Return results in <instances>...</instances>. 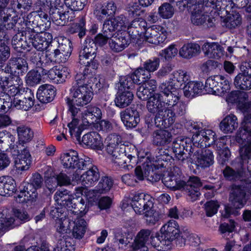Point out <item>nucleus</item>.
I'll return each instance as SVG.
<instances>
[{
  "mask_svg": "<svg viewBox=\"0 0 251 251\" xmlns=\"http://www.w3.org/2000/svg\"><path fill=\"white\" fill-rule=\"evenodd\" d=\"M54 87L50 84L40 86L37 92V98L42 103H48L51 101L55 96Z\"/></svg>",
  "mask_w": 251,
  "mask_h": 251,
  "instance_id": "nucleus-36",
  "label": "nucleus"
},
{
  "mask_svg": "<svg viewBox=\"0 0 251 251\" xmlns=\"http://www.w3.org/2000/svg\"><path fill=\"white\" fill-rule=\"evenodd\" d=\"M81 76L77 75L70 89V98H67L66 103H73L77 106L83 107L91 102L93 97L91 87L84 83Z\"/></svg>",
  "mask_w": 251,
  "mask_h": 251,
  "instance_id": "nucleus-4",
  "label": "nucleus"
},
{
  "mask_svg": "<svg viewBox=\"0 0 251 251\" xmlns=\"http://www.w3.org/2000/svg\"><path fill=\"white\" fill-rule=\"evenodd\" d=\"M16 191V184L15 180L10 176L0 177V195L8 197Z\"/></svg>",
  "mask_w": 251,
  "mask_h": 251,
  "instance_id": "nucleus-33",
  "label": "nucleus"
},
{
  "mask_svg": "<svg viewBox=\"0 0 251 251\" xmlns=\"http://www.w3.org/2000/svg\"><path fill=\"white\" fill-rule=\"evenodd\" d=\"M3 70L4 72L10 74L8 76L0 77V86L3 90H6V87H21L23 85L19 75L25 74L28 70V65L25 58L11 57Z\"/></svg>",
  "mask_w": 251,
  "mask_h": 251,
  "instance_id": "nucleus-2",
  "label": "nucleus"
},
{
  "mask_svg": "<svg viewBox=\"0 0 251 251\" xmlns=\"http://www.w3.org/2000/svg\"><path fill=\"white\" fill-rule=\"evenodd\" d=\"M86 32L85 20L83 18H81L78 23L70 25L66 29L68 35L76 34L80 39L82 38L86 35Z\"/></svg>",
  "mask_w": 251,
  "mask_h": 251,
  "instance_id": "nucleus-44",
  "label": "nucleus"
},
{
  "mask_svg": "<svg viewBox=\"0 0 251 251\" xmlns=\"http://www.w3.org/2000/svg\"><path fill=\"white\" fill-rule=\"evenodd\" d=\"M186 242L190 246L196 247L201 243L200 237L197 234L191 233L185 230L181 232V236L177 239V245L179 247L184 246Z\"/></svg>",
  "mask_w": 251,
  "mask_h": 251,
  "instance_id": "nucleus-42",
  "label": "nucleus"
},
{
  "mask_svg": "<svg viewBox=\"0 0 251 251\" xmlns=\"http://www.w3.org/2000/svg\"><path fill=\"white\" fill-rule=\"evenodd\" d=\"M203 87V84L201 82H188L183 87L184 95L187 98H192L196 95L201 94Z\"/></svg>",
  "mask_w": 251,
  "mask_h": 251,
  "instance_id": "nucleus-46",
  "label": "nucleus"
},
{
  "mask_svg": "<svg viewBox=\"0 0 251 251\" xmlns=\"http://www.w3.org/2000/svg\"><path fill=\"white\" fill-rule=\"evenodd\" d=\"M74 224L72 235L75 239H81L86 232V222L83 219H78Z\"/></svg>",
  "mask_w": 251,
  "mask_h": 251,
  "instance_id": "nucleus-51",
  "label": "nucleus"
},
{
  "mask_svg": "<svg viewBox=\"0 0 251 251\" xmlns=\"http://www.w3.org/2000/svg\"><path fill=\"white\" fill-rule=\"evenodd\" d=\"M158 90L160 100H161L165 111L169 112L170 109L180 99L178 90L172 81L161 83Z\"/></svg>",
  "mask_w": 251,
  "mask_h": 251,
  "instance_id": "nucleus-7",
  "label": "nucleus"
},
{
  "mask_svg": "<svg viewBox=\"0 0 251 251\" xmlns=\"http://www.w3.org/2000/svg\"><path fill=\"white\" fill-rule=\"evenodd\" d=\"M203 89L207 93L215 95H222L230 89L228 81L224 76L217 75L208 77Z\"/></svg>",
  "mask_w": 251,
  "mask_h": 251,
  "instance_id": "nucleus-12",
  "label": "nucleus"
},
{
  "mask_svg": "<svg viewBox=\"0 0 251 251\" xmlns=\"http://www.w3.org/2000/svg\"><path fill=\"white\" fill-rule=\"evenodd\" d=\"M236 140L242 147L240 155L243 162L251 164V126H240L236 135Z\"/></svg>",
  "mask_w": 251,
  "mask_h": 251,
  "instance_id": "nucleus-8",
  "label": "nucleus"
},
{
  "mask_svg": "<svg viewBox=\"0 0 251 251\" xmlns=\"http://www.w3.org/2000/svg\"><path fill=\"white\" fill-rule=\"evenodd\" d=\"M214 162L212 151L210 150H205L198 155L195 162L198 168L205 169L212 165Z\"/></svg>",
  "mask_w": 251,
  "mask_h": 251,
  "instance_id": "nucleus-41",
  "label": "nucleus"
},
{
  "mask_svg": "<svg viewBox=\"0 0 251 251\" xmlns=\"http://www.w3.org/2000/svg\"><path fill=\"white\" fill-rule=\"evenodd\" d=\"M155 237L151 235V230L147 229L141 230L135 237L134 242L130 245L134 251H148V245L149 239L151 243L152 238Z\"/></svg>",
  "mask_w": 251,
  "mask_h": 251,
  "instance_id": "nucleus-24",
  "label": "nucleus"
},
{
  "mask_svg": "<svg viewBox=\"0 0 251 251\" xmlns=\"http://www.w3.org/2000/svg\"><path fill=\"white\" fill-rule=\"evenodd\" d=\"M205 5L206 7H212L213 8H217L226 9V12L233 7L234 3L231 0H207L204 1Z\"/></svg>",
  "mask_w": 251,
  "mask_h": 251,
  "instance_id": "nucleus-53",
  "label": "nucleus"
},
{
  "mask_svg": "<svg viewBox=\"0 0 251 251\" xmlns=\"http://www.w3.org/2000/svg\"><path fill=\"white\" fill-rule=\"evenodd\" d=\"M162 181L167 188L172 190H184L187 199L192 201L197 200L201 195L200 187L201 186V182L198 176H191L186 182L180 180L177 176L170 172L164 175Z\"/></svg>",
  "mask_w": 251,
  "mask_h": 251,
  "instance_id": "nucleus-1",
  "label": "nucleus"
},
{
  "mask_svg": "<svg viewBox=\"0 0 251 251\" xmlns=\"http://www.w3.org/2000/svg\"><path fill=\"white\" fill-rule=\"evenodd\" d=\"M106 140V151L112 156L114 163L121 168L126 169L127 163L124 153L126 149L124 148L125 145L122 144L121 136L116 134H110L107 137Z\"/></svg>",
  "mask_w": 251,
  "mask_h": 251,
  "instance_id": "nucleus-6",
  "label": "nucleus"
},
{
  "mask_svg": "<svg viewBox=\"0 0 251 251\" xmlns=\"http://www.w3.org/2000/svg\"><path fill=\"white\" fill-rule=\"evenodd\" d=\"M17 130L19 138L22 142L30 141L33 137V131L29 126H18Z\"/></svg>",
  "mask_w": 251,
  "mask_h": 251,
  "instance_id": "nucleus-60",
  "label": "nucleus"
},
{
  "mask_svg": "<svg viewBox=\"0 0 251 251\" xmlns=\"http://www.w3.org/2000/svg\"><path fill=\"white\" fill-rule=\"evenodd\" d=\"M82 141L93 150L101 151L103 148L101 137L96 132L85 134L82 137Z\"/></svg>",
  "mask_w": 251,
  "mask_h": 251,
  "instance_id": "nucleus-38",
  "label": "nucleus"
},
{
  "mask_svg": "<svg viewBox=\"0 0 251 251\" xmlns=\"http://www.w3.org/2000/svg\"><path fill=\"white\" fill-rule=\"evenodd\" d=\"M202 50L209 58L219 59L224 55V48L218 43H206L203 45Z\"/></svg>",
  "mask_w": 251,
  "mask_h": 251,
  "instance_id": "nucleus-35",
  "label": "nucleus"
},
{
  "mask_svg": "<svg viewBox=\"0 0 251 251\" xmlns=\"http://www.w3.org/2000/svg\"><path fill=\"white\" fill-rule=\"evenodd\" d=\"M231 100L234 102L238 103V105L244 114V118L242 123V126L251 124V106L247 102L248 95L245 92L235 91L230 95Z\"/></svg>",
  "mask_w": 251,
  "mask_h": 251,
  "instance_id": "nucleus-16",
  "label": "nucleus"
},
{
  "mask_svg": "<svg viewBox=\"0 0 251 251\" xmlns=\"http://www.w3.org/2000/svg\"><path fill=\"white\" fill-rule=\"evenodd\" d=\"M46 57V60L50 61L51 63H60L65 62L66 60V57H64L57 49L53 50L52 51H50V50H47Z\"/></svg>",
  "mask_w": 251,
  "mask_h": 251,
  "instance_id": "nucleus-57",
  "label": "nucleus"
},
{
  "mask_svg": "<svg viewBox=\"0 0 251 251\" xmlns=\"http://www.w3.org/2000/svg\"><path fill=\"white\" fill-rule=\"evenodd\" d=\"M181 130L178 126H164L154 131L153 143L157 146L167 145L172 142L173 136L179 134Z\"/></svg>",
  "mask_w": 251,
  "mask_h": 251,
  "instance_id": "nucleus-15",
  "label": "nucleus"
},
{
  "mask_svg": "<svg viewBox=\"0 0 251 251\" xmlns=\"http://www.w3.org/2000/svg\"><path fill=\"white\" fill-rule=\"evenodd\" d=\"M96 50L97 46L94 40L87 38L85 44L79 51L80 64L92 66V68L93 69L97 68V64L95 60Z\"/></svg>",
  "mask_w": 251,
  "mask_h": 251,
  "instance_id": "nucleus-13",
  "label": "nucleus"
},
{
  "mask_svg": "<svg viewBox=\"0 0 251 251\" xmlns=\"http://www.w3.org/2000/svg\"><path fill=\"white\" fill-rule=\"evenodd\" d=\"M126 204H130L136 214L141 215L147 209L153 208L154 199L149 194L137 192L131 194Z\"/></svg>",
  "mask_w": 251,
  "mask_h": 251,
  "instance_id": "nucleus-10",
  "label": "nucleus"
},
{
  "mask_svg": "<svg viewBox=\"0 0 251 251\" xmlns=\"http://www.w3.org/2000/svg\"><path fill=\"white\" fill-rule=\"evenodd\" d=\"M174 13L173 7L169 3L162 4L158 8V13L163 19L171 18Z\"/></svg>",
  "mask_w": 251,
  "mask_h": 251,
  "instance_id": "nucleus-64",
  "label": "nucleus"
},
{
  "mask_svg": "<svg viewBox=\"0 0 251 251\" xmlns=\"http://www.w3.org/2000/svg\"><path fill=\"white\" fill-rule=\"evenodd\" d=\"M135 81L133 80L131 75L122 77L120 79L118 90L123 91L130 90L131 91L135 87Z\"/></svg>",
  "mask_w": 251,
  "mask_h": 251,
  "instance_id": "nucleus-58",
  "label": "nucleus"
},
{
  "mask_svg": "<svg viewBox=\"0 0 251 251\" xmlns=\"http://www.w3.org/2000/svg\"><path fill=\"white\" fill-rule=\"evenodd\" d=\"M16 150L12 151L15 157L14 163L16 170L25 171L27 170L31 163V157L29 152L23 145L19 144L16 146Z\"/></svg>",
  "mask_w": 251,
  "mask_h": 251,
  "instance_id": "nucleus-17",
  "label": "nucleus"
},
{
  "mask_svg": "<svg viewBox=\"0 0 251 251\" xmlns=\"http://www.w3.org/2000/svg\"><path fill=\"white\" fill-rule=\"evenodd\" d=\"M15 137L10 134H8L4 136H0V151L3 152L7 151L9 149L13 151L16 150V146L14 143Z\"/></svg>",
  "mask_w": 251,
  "mask_h": 251,
  "instance_id": "nucleus-50",
  "label": "nucleus"
},
{
  "mask_svg": "<svg viewBox=\"0 0 251 251\" xmlns=\"http://www.w3.org/2000/svg\"><path fill=\"white\" fill-rule=\"evenodd\" d=\"M131 75L136 84H141L149 79L151 74L144 67H141L137 69Z\"/></svg>",
  "mask_w": 251,
  "mask_h": 251,
  "instance_id": "nucleus-55",
  "label": "nucleus"
},
{
  "mask_svg": "<svg viewBox=\"0 0 251 251\" xmlns=\"http://www.w3.org/2000/svg\"><path fill=\"white\" fill-rule=\"evenodd\" d=\"M140 162H143L142 166H138L135 169V174L137 178L139 180H143L145 177L148 180L156 182L160 178V176L157 172H155L152 167L151 161L148 157H143Z\"/></svg>",
  "mask_w": 251,
  "mask_h": 251,
  "instance_id": "nucleus-14",
  "label": "nucleus"
},
{
  "mask_svg": "<svg viewBox=\"0 0 251 251\" xmlns=\"http://www.w3.org/2000/svg\"><path fill=\"white\" fill-rule=\"evenodd\" d=\"M117 6L112 0L104 3L100 7H97L94 14L98 20L102 21L108 16H113L116 11Z\"/></svg>",
  "mask_w": 251,
  "mask_h": 251,
  "instance_id": "nucleus-32",
  "label": "nucleus"
},
{
  "mask_svg": "<svg viewBox=\"0 0 251 251\" xmlns=\"http://www.w3.org/2000/svg\"><path fill=\"white\" fill-rule=\"evenodd\" d=\"M245 68L235 77L234 83L238 89L248 90L251 89V67L248 64Z\"/></svg>",
  "mask_w": 251,
  "mask_h": 251,
  "instance_id": "nucleus-30",
  "label": "nucleus"
},
{
  "mask_svg": "<svg viewBox=\"0 0 251 251\" xmlns=\"http://www.w3.org/2000/svg\"><path fill=\"white\" fill-rule=\"evenodd\" d=\"M31 42L29 48L33 47L37 51L47 50L51 43L52 35L48 32L35 33L31 30Z\"/></svg>",
  "mask_w": 251,
  "mask_h": 251,
  "instance_id": "nucleus-22",
  "label": "nucleus"
},
{
  "mask_svg": "<svg viewBox=\"0 0 251 251\" xmlns=\"http://www.w3.org/2000/svg\"><path fill=\"white\" fill-rule=\"evenodd\" d=\"M69 74L66 68L55 66L50 69L47 76L54 82L60 83L65 81Z\"/></svg>",
  "mask_w": 251,
  "mask_h": 251,
  "instance_id": "nucleus-39",
  "label": "nucleus"
},
{
  "mask_svg": "<svg viewBox=\"0 0 251 251\" xmlns=\"http://www.w3.org/2000/svg\"><path fill=\"white\" fill-rule=\"evenodd\" d=\"M42 76L38 70H32L26 75V82L28 85L33 86L40 82Z\"/></svg>",
  "mask_w": 251,
  "mask_h": 251,
  "instance_id": "nucleus-63",
  "label": "nucleus"
},
{
  "mask_svg": "<svg viewBox=\"0 0 251 251\" xmlns=\"http://www.w3.org/2000/svg\"><path fill=\"white\" fill-rule=\"evenodd\" d=\"M172 156L169 154V151L166 149H161L156 154L153 160L151 161L152 167L155 172L162 168L166 167L168 162L171 160Z\"/></svg>",
  "mask_w": 251,
  "mask_h": 251,
  "instance_id": "nucleus-34",
  "label": "nucleus"
},
{
  "mask_svg": "<svg viewBox=\"0 0 251 251\" xmlns=\"http://www.w3.org/2000/svg\"><path fill=\"white\" fill-rule=\"evenodd\" d=\"M85 168L88 169V170L80 176L79 174L76 173L74 175V177L76 180L80 179L82 185L85 187H91L93 186L100 178L99 170L97 166L92 164L91 166H86Z\"/></svg>",
  "mask_w": 251,
  "mask_h": 251,
  "instance_id": "nucleus-26",
  "label": "nucleus"
},
{
  "mask_svg": "<svg viewBox=\"0 0 251 251\" xmlns=\"http://www.w3.org/2000/svg\"><path fill=\"white\" fill-rule=\"evenodd\" d=\"M158 93L153 94L147 102V107L148 111L151 113H157L159 115L165 116V108L161 100H160Z\"/></svg>",
  "mask_w": 251,
  "mask_h": 251,
  "instance_id": "nucleus-37",
  "label": "nucleus"
},
{
  "mask_svg": "<svg viewBox=\"0 0 251 251\" xmlns=\"http://www.w3.org/2000/svg\"><path fill=\"white\" fill-rule=\"evenodd\" d=\"M61 163L64 168L83 170L86 166L91 165V159L87 156L80 158L76 151L70 150L61 154Z\"/></svg>",
  "mask_w": 251,
  "mask_h": 251,
  "instance_id": "nucleus-11",
  "label": "nucleus"
},
{
  "mask_svg": "<svg viewBox=\"0 0 251 251\" xmlns=\"http://www.w3.org/2000/svg\"><path fill=\"white\" fill-rule=\"evenodd\" d=\"M129 36L126 32L117 33L113 36L109 41L110 49L114 52H119L123 50L130 44Z\"/></svg>",
  "mask_w": 251,
  "mask_h": 251,
  "instance_id": "nucleus-29",
  "label": "nucleus"
},
{
  "mask_svg": "<svg viewBox=\"0 0 251 251\" xmlns=\"http://www.w3.org/2000/svg\"><path fill=\"white\" fill-rule=\"evenodd\" d=\"M179 225L174 220L169 221L160 229V233H157L152 238L151 246L158 251H168L172 249V242L181 236Z\"/></svg>",
  "mask_w": 251,
  "mask_h": 251,
  "instance_id": "nucleus-3",
  "label": "nucleus"
},
{
  "mask_svg": "<svg viewBox=\"0 0 251 251\" xmlns=\"http://www.w3.org/2000/svg\"><path fill=\"white\" fill-rule=\"evenodd\" d=\"M87 3V0H64L66 6L75 12L82 10Z\"/></svg>",
  "mask_w": 251,
  "mask_h": 251,
  "instance_id": "nucleus-62",
  "label": "nucleus"
},
{
  "mask_svg": "<svg viewBox=\"0 0 251 251\" xmlns=\"http://www.w3.org/2000/svg\"><path fill=\"white\" fill-rule=\"evenodd\" d=\"M34 97L30 90L23 91L13 100V107L17 109L27 111L34 105Z\"/></svg>",
  "mask_w": 251,
  "mask_h": 251,
  "instance_id": "nucleus-25",
  "label": "nucleus"
},
{
  "mask_svg": "<svg viewBox=\"0 0 251 251\" xmlns=\"http://www.w3.org/2000/svg\"><path fill=\"white\" fill-rule=\"evenodd\" d=\"M240 166L236 167V171H235L229 166H226L223 170V175L225 177L230 181L240 180L242 183L245 184V188L249 185L246 184L245 180L249 179L250 181L251 180V164L247 165L246 166V162H243L241 157L239 159Z\"/></svg>",
  "mask_w": 251,
  "mask_h": 251,
  "instance_id": "nucleus-9",
  "label": "nucleus"
},
{
  "mask_svg": "<svg viewBox=\"0 0 251 251\" xmlns=\"http://www.w3.org/2000/svg\"><path fill=\"white\" fill-rule=\"evenodd\" d=\"M37 189L26 183L23 184V188L15 197L16 202L19 203H27L35 201L38 198Z\"/></svg>",
  "mask_w": 251,
  "mask_h": 251,
  "instance_id": "nucleus-28",
  "label": "nucleus"
},
{
  "mask_svg": "<svg viewBox=\"0 0 251 251\" xmlns=\"http://www.w3.org/2000/svg\"><path fill=\"white\" fill-rule=\"evenodd\" d=\"M17 32L12 38V46L18 52H22V49L25 50L29 48L32 35L29 29Z\"/></svg>",
  "mask_w": 251,
  "mask_h": 251,
  "instance_id": "nucleus-23",
  "label": "nucleus"
},
{
  "mask_svg": "<svg viewBox=\"0 0 251 251\" xmlns=\"http://www.w3.org/2000/svg\"><path fill=\"white\" fill-rule=\"evenodd\" d=\"M126 151L124 153L126 155V159H128L127 166L126 169L129 170L133 168L138 163L137 159V150L134 146H125Z\"/></svg>",
  "mask_w": 251,
  "mask_h": 251,
  "instance_id": "nucleus-47",
  "label": "nucleus"
},
{
  "mask_svg": "<svg viewBox=\"0 0 251 251\" xmlns=\"http://www.w3.org/2000/svg\"><path fill=\"white\" fill-rule=\"evenodd\" d=\"M112 233L114 245L117 246L119 249L125 250L133 239L132 234H127L121 229H113Z\"/></svg>",
  "mask_w": 251,
  "mask_h": 251,
  "instance_id": "nucleus-31",
  "label": "nucleus"
},
{
  "mask_svg": "<svg viewBox=\"0 0 251 251\" xmlns=\"http://www.w3.org/2000/svg\"><path fill=\"white\" fill-rule=\"evenodd\" d=\"M166 34L167 32L164 27L154 25L146 29L144 37L145 40L149 43L158 45L166 40Z\"/></svg>",
  "mask_w": 251,
  "mask_h": 251,
  "instance_id": "nucleus-21",
  "label": "nucleus"
},
{
  "mask_svg": "<svg viewBox=\"0 0 251 251\" xmlns=\"http://www.w3.org/2000/svg\"><path fill=\"white\" fill-rule=\"evenodd\" d=\"M191 19L192 23L195 25H203L207 18V15L204 14L203 8H200L196 7L192 8Z\"/></svg>",
  "mask_w": 251,
  "mask_h": 251,
  "instance_id": "nucleus-49",
  "label": "nucleus"
},
{
  "mask_svg": "<svg viewBox=\"0 0 251 251\" xmlns=\"http://www.w3.org/2000/svg\"><path fill=\"white\" fill-rule=\"evenodd\" d=\"M69 192L67 190L57 191L54 197L58 204L68 209L72 207L74 201H77L74 199L72 195L69 194Z\"/></svg>",
  "mask_w": 251,
  "mask_h": 251,
  "instance_id": "nucleus-40",
  "label": "nucleus"
},
{
  "mask_svg": "<svg viewBox=\"0 0 251 251\" xmlns=\"http://www.w3.org/2000/svg\"><path fill=\"white\" fill-rule=\"evenodd\" d=\"M113 185V180L111 177L102 176L96 186V191L99 193H106L111 189Z\"/></svg>",
  "mask_w": 251,
  "mask_h": 251,
  "instance_id": "nucleus-54",
  "label": "nucleus"
},
{
  "mask_svg": "<svg viewBox=\"0 0 251 251\" xmlns=\"http://www.w3.org/2000/svg\"><path fill=\"white\" fill-rule=\"evenodd\" d=\"M72 239L67 240L64 238L58 239L53 251H75V245L72 242Z\"/></svg>",
  "mask_w": 251,
  "mask_h": 251,
  "instance_id": "nucleus-56",
  "label": "nucleus"
},
{
  "mask_svg": "<svg viewBox=\"0 0 251 251\" xmlns=\"http://www.w3.org/2000/svg\"><path fill=\"white\" fill-rule=\"evenodd\" d=\"M245 186V184L242 183L240 185H234L232 186L229 197L232 206H225L224 211L222 213L223 217L228 218L231 215L236 216L239 214L238 210L242 208L246 203V192L251 194Z\"/></svg>",
  "mask_w": 251,
  "mask_h": 251,
  "instance_id": "nucleus-5",
  "label": "nucleus"
},
{
  "mask_svg": "<svg viewBox=\"0 0 251 251\" xmlns=\"http://www.w3.org/2000/svg\"><path fill=\"white\" fill-rule=\"evenodd\" d=\"M172 150L176 158L183 162L187 158L186 152H193L191 140L189 138L178 137L172 144Z\"/></svg>",
  "mask_w": 251,
  "mask_h": 251,
  "instance_id": "nucleus-18",
  "label": "nucleus"
},
{
  "mask_svg": "<svg viewBox=\"0 0 251 251\" xmlns=\"http://www.w3.org/2000/svg\"><path fill=\"white\" fill-rule=\"evenodd\" d=\"M50 19L57 25H64L69 22L74 20L75 17V12L73 10H63L61 4L55 8L50 9Z\"/></svg>",
  "mask_w": 251,
  "mask_h": 251,
  "instance_id": "nucleus-19",
  "label": "nucleus"
},
{
  "mask_svg": "<svg viewBox=\"0 0 251 251\" xmlns=\"http://www.w3.org/2000/svg\"><path fill=\"white\" fill-rule=\"evenodd\" d=\"M196 131L194 132L192 136L193 141L198 143V146L201 148L209 146L215 141V133L210 129L200 130L194 126Z\"/></svg>",
  "mask_w": 251,
  "mask_h": 251,
  "instance_id": "nucleus-27",
  "label": "nucleus"
},
{
  "mask_svg": "<svg viewBox=\"0 0 251 251\" xmlns=\"http://www.w3.org/2000/svg\"><path fill=\"white\" fill-rule=\"evenodd\" d=\"M133 97V92L130 90H118L115 100L116 105L120 108L126 107L131 103Z\"/></svg>",
  "mask_w": 251,
  "mask_h": 251,
  "instance_id": "nucleus-43",
  "label": "nucleus"
},
{
  "mask_svg": "<svg viewBox=\"0 0 251 251\" xmlns=\"http://www.w3.org/2000/svg\"><path fill=\"white\" fill-rule=\"evenodd\" d=\"M200 46L196 43L184 44L179 50V55L185 58H191L198 55L200 52Z\"/></svg>",
  "mask_w": 251,
  "mask_h": 251,
  "instance_id": "nucleus-45",
  "label": "nucleus"
},
{
  "mask_svg": "<svg viewBox=\"0 0 251 251\" xmlns=\"http://www.w3.org/2000/svg\"><path fill=\"white\" fill-rule=\"evenodd\" d=\"M241 17L238 13H229L224 20V25L229 29L235 28L241 25Z\"/></svg>",
  "mask_w": 251,
  "mask_h": 251,
  "instance_id": "nucleus-52",
  "label": "nucleus"
},
{
  "mask_svg": "<svg viewBox=\"0 0 251 251\" xmlns=\"http://www.w3.org/2000/svg\"><path fill=\"white\" fill-rule=\"evenodd\" d=\"M121 119L125 126H137L140 120L138 113L133 110L121 112Z\"/></svg>",
  "mask_w": 251,
  "mask_h": 251,
  "instance_id": "nucleus-48",
  "label": "nucleus"
},
{
  "mask_svg": "<svg viewBox=\"0 0 251 251\" xmlns=\"http://www.w3.org/2000/svg\"><path fill=\"white\" fill-rule=\"evenodd\" d=\"M224 140H222L219 142L217 145V148H219L218 161L222 165L228 161L231 155L230 151L227 147L224 146Z\"/></svg>",
  "mask_w": 251,
  "mask_h": 251,
  "instance_id": "nucleus-59",
  "label": "nucleus"
},
{
  "mask_svg": "<svg viewBox=\"0 0 251 251\" xmlns=\"http://www.w3.org/2000/svg\"><path fill=\"white\" fill-rule=\"evenodd\" d=\"M186 104L185 103L178 101L176 104H175L173 107L170 109L168 114H170V116L168 119V121L170 122V119H171V121H173V118L176 115L181 116L184 115L186 112Z\"/></svg>",
  "mask_w": 251,
  "mask_h": 251,
  "instance_id": "nucleus-61",
  "label": "nucleus"
},
{
  "mask_svg": "<svg viewBox=\"0 0 251 251\" xmlns=\"http://www.w3.org/2000/svg\"><path fill=\"white\" fill-rule=\"evenodd\" d=\"M101 110L99 107L90 106L82 119V124L79 126H108V121L101 120Z\"/></svg>",
  "mask_w": 251,
  "mask_h": 251,
  "instance_id": "nucleus-20",
  "label": "nucleus"
}]
</instances>
